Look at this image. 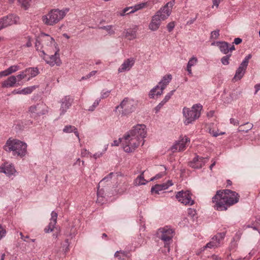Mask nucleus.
<instances>
[{
    "instance_id": "obj_1",
    "label": "nucleus",
    "mask_w": 260,
    "mask_h": 260,
    "mask_svg": "<svg viewBox=\"0 0 260 260\" xmlns=\"http://www.w3.org/2000/svg\"><path fill=\"white\" fill-rule=\"evenodd\" d=\"M239 200V194L229 189L218 190L212 198V202L215 203L214 207L218 211L227 210L229 207L238 202Z\"/></svg>"
},
{
    "instance_id": "obj_2",
    "label": "nucleus",
    "mask_w": 260,
    "mask_h": 260,
    "mask_svg": "<svg viewBox=\"0 0 260 260\" xmlns=\"http://www.w3.org/2000/svg\"><path fill=\"white\" fill-rule=\"evenodd\" d=\"M27 147L25 142L10 138L4 145L3 149L7 152L11 153L15 157L23 158L27 154Z\"/></svg>"
},
{
    "instance_id": "obj_3",
    "label": "nucleus",
    "mask_w": 260,
    "mask_h": 260,
    "mask_svg": "<svg viewBox=\"0 0 260 260\" xmlns=\"http://www.w3.org/2000/svg\"><path fill=\"white\" fill-rule=\"evenodd\" d=\"M202 109L203 106L200 104H194L190 109L186 107H184L182 113L184 117V124L187 125L192 123L198 119L201 116Z\"/></svg>"
},
{
    "instance_id": "obj_4",
    "label": "nucleus",
    "mask_w": 260,
    "mask_h": 260,
    "mask_svg": "<svg viewBox=\"0 0 260 260\" xmlns=\"http://www.w3.org/2000/svg\"><path fill=\"white\" fill-rule=\"evenodd\" d=\"M37 50L40 52L43 49L45 52H50L51 50H54L55 41L53 38L46 34H43L36 42Z\"/></svg>"
},
{
    "instance_id": "obj_5",
    "label": "nucleus",
    "mask_w": 260,
    "mask_h": 260,
    "mask_svg": "<svg viewBox=\"0 0 260 260\" xmlns=\"http://www.w3.org/2000/svg\"><path fill=\"white\" fill-rule=\"evenodd\" d=\"M142 142L139 138L132 136L127 132L123 137L122 145L124 151L127 153L132 152L138 148Z\"/></svg>"
},
{
    "instance_id": "obj_6",
    "label": "nucleus",
    "mask_w": 260,
    "mask_h": 260,
    "mask_svg": "<svg viewBox=\"0 0 260 260\" xmlns=\"http://www.w3.org/2000/svg\"><path fill=\"white\" fill-rule=\"evenodd\" d=\"M175 232L173 229L168 226L160 228L158 230L159 238L164 242L165 247L170 251V245L172 242Z\"/></svg>"
},
{
    "instance_id": "obj_7",
    "label": "nucleus",
    "mask_w": 260,
    "mask_h": 260,
    "mask_svg": "<svg viewBox=\"0 0 260 260\" xmlns=\"http://www.w3.org/2000/svg\"><path fill=\"white\" fill-rule=\"evenodd\" d=\"M64 14L65 11L63 10H52L42 17V21L46 25H53L62 19Z\"/></svg>"
},
{
    "instance_id": "obj_8",
    "label": "nucleus",
    "mask_w": 260,
    "mask_h": 260,
    "mask_svg": "<svg viewBox=\"0 0 260 260\" xmlns=\"http://www.w3.org/2000/svg\"><path fill=\"white\" fill-rule=\"evenodd\" d=\"M137 107V102L133 99L125 98L120 104L116 107L115 111L118 109H122L121 114L126 116L134 112Z\"/></svg>"
},
{
    "instance_id": "obj_9",
    "label": "nucleus",
    "mask_w": 260,
    "mask_h": 260,
    "mask_svg": "<svg viewBox=\"0 0 260 260\" xmlns=\"http://www.w3.org/2000/svg\"><path fill=\"white\" fill-rule=\"evenodd\" d=\"M48 112V107L43 102L31 105L28 109V113L30 116L34 118L45 115Z\"/></svg>"
},
{
    "instance_id": "obj_10",
    "label": "nucleus",
    "mask_w": 260,
    "mask_h": 260,
    "mask_svg": "<svg viewBox=\"0 0 260 260\" xmlns=\"http://www.w3.org/2000/svg\"><path fill=\"white\" fill-rule=\"evenodd\" d=\"M175 3V0H172L168 2L166 5L161 7L154 15L161 21L166 20L171 15L172 8Z\"/></svg>"
},
{
    "instance_id": "obj_11",
    "label": "nucleus",
    "mask_w": 260,
    "mask_h": 260,
    "mask_svg": "<svg viewBox=\"0 0 260 260\" xmlns=\"http://www.w3.org/2000/svg\"><path fill=\"white\" fill-rule=\"evenodd\" d=\"M128 132L132 136H133L139 138L142 142V145L144 144L145 141L144 139L147 136V129L145 125L138 124L133 126Z\"/></svg>"
},
{
    "instance_id": "obj_12",
    "label": "nucleus",
    "mask_w": 260,
    "mask_h": 260,
    "mask_svg": "<svg viewBox=\"0 0 260 260\" xmlns=\"http://www.w3.org/2000/svg\"><path fill=\"white\" fill-rule=\"evenodd\" d=\"M192 196L189 191L182 190L177 193L176 198L182 204L185 206H191L194 204V201L192 199Z\"/></svg>"
},
{
    "instance_id": "obj_13",
    "label": "nucleus",
    "mask_w": 260,
    "mask_h": 260,
    "mask_svg": "<svg viewBox=\"0 0 260 260\" xmlns=\"http://www.w3.org/2000/svg\"><path fill=\"white\" fill-rule=\"evenodd\" d=\"M49 53L45 52V50L43 49L41 51V53L39 55L45 60L47 63L50 66H53L54 64L59 66L61 61L58 57L59 55L57 53V51H55L54 55H50Z\"/></svg>"
},
{
    "instance_id": "obj_14",
    "label": "nucleus",
    "mask_w": 260,
    "mask_h": 260,
    "mask_svg": "<svg viewBox=\"0 0 260 260\" xmlns=\"http://www.w3.org/2000/svg\"><path fill=\"white\" fill-rule=\"evenodd\" d=\"M252 57L251 54H248L243 59L239 68L236 71L233 80L238 81L240 80L244 75L246 70L248 64L249 60Z\"/></svg>"
},
{
    "instance_id": "obj_15",
    "label": "nucleus",
    "mask_w": 260,
    "mask_h": 260,
    "mask_svg": "<svg viewBox=\"0 0 260 260\" xmlns=\"http://www.w3.org/2000/svg\"><path fill=\"white\" fill-rule=\"evenodd\" d=\"M19 17L14 14H10L0 19V30L19 23Z\"/></svg>"
},
{
    "instance_id": "obj_16",
    "label": "nucleus",
    "mask_w": 260,
    "mask_h": 260,
    "mask_svg": "<svg viewBox=\"0 0 260 260\" xmlns=\"http://www.w3.org/2000/svg\"><path fill=\"white\" fill-rule=\"evenodd\" d=\"M190 139L186 136L180 137L171 147L173 152L183 151L185 150L186 146L189 143Z\"/></svg>"
},
{
    "instance_id": "obj_17",
    "label": "nucleus",
    "mask_w": 260,
    "mask_h": 260,
    "mask_svg": "<svg viewBox=\"0 0 260 260\" xmlns=\"http://www.w3.org/2000/svg\"><path fill=\"white\" fill-rule=\"evenodd\" d=\"M224 233H219L215 235L204 247L203 250L207 248H216L220 246V242L225 237Z\"/></svg>"
},
{
    "instance_id": "obj_18",
    "label": "nucleus",
    "mask_w": 260,
    "mask_h": 260,
    "mask_svg": "<svg viewBox=\"0 0 260 260\" xmlns=\"http://www.w3.org/2000/svg\"><path fill=\"white\" fill-rule=\"evenodd\" d=\"M209 160V157H203L196 155L192 160L189 161V166L193 169H199L202 168Z\"/></svg>"
},
{
    "instance_id": "obj_19",
    "label": "nucleus",
    "mask_w": 260,
    "mask_h": 260,
    "mask_svg": "<svg viewBox=\"0 0 260 260\" xmlns=\"http://www.w3.org/2000/svg\"><path fill=\"white\" fill-rule=\"evenodd\" d=\"M216 45L219 48L220 51L224 54H228L229 52L235 50L233 44L231 45L228 43L223 41H217L212 43L211 45Z\"/></svg>"
},
{
    "instance_id": "obj_20",
    "label": "nucleus",
    "mask_w": 260,
    "mask_h": 260,
    "mask_svg": "<svg viewBox=\"0 0 260 260\" xmlns=\"http://www.w3.org/2000/svg\"><path fill=\"white\" fill-rule=\"evenodd\" d=\"M0 172L4 173L10 177L12 176H15L17 172L12 164L7 162L2 164L0 167Z\"/></svg>"
},
{
    "instance_id": "obj_21",
    "label": "nucleus",
    "mask_w": 260,
    "mask_h": 260,
    "mask_svg": "<svg viewBox=\"0 0 260 260\" xmlns=\"http://www.w3.org/2000/svg\"><path fill=\"white\" fill-rule=\"evenodd\" d=\"M135 62V59L133 57H130L125 60L120 67L118 69V73H122L125 71H129Z\"/></svg>"
},
{
    "instance_id": "obj_22",
    "label": "nucleus",
    "mask_w": 260,
    "mask_h": 260,
    "mask_svg": "<svg viewBox=\"0 0 260 260\" xmlns=\"http://www.w3.org/2000/svg\"><path fill=\"white\" fill-rule=\"evenodd\" d=\"M173 183L171 180H168L167 183H162L161 184H156L153 186L151 189V192L153 193L159 194L160 191L166 190L170 186H172Z\"/></svg>"
},
{
    "instance_id": "obj_23",
    "label": "nucleus",
    "mask_w": 260,
    "mask_h": 260,
    "mask_svg": "<svg viewBox=\"0 0 260 260\" xmlns=\"http://www.w3.org/2000/svg\"><path fill=\"white\" fill-rule=\"evenodd\" d=\"M57 214L55 212L52 211L51 213V218L48 225L44 229L45 233H49L53 231L55 228V225L56 223Z\"/></svg>"
},
{
    "instance_id": "obj_24",
    "label": "nucleus",
    "mask_w": 260,
    "mask_h": 260,
    "mask_svg": "<svg viewBox=\"0 0 260 260\" xmlns=\"http://www.w3.org/2000/svg\"><path fill=\"white\" fill-rule=\"evenodd\" d=\"M161 20L154 15L149 24V29L151 31H156L159 27L161 24Z\"/></svg>"
},
{
    "instance_id": "obj_25",
    "label": "nucleus",
    "mask_w": 260,
    "mask_h": 260,
    "mask_svg": "<svg viewBox=\"0 0 260 260\" xmlns=\"http://www.w3.org/2000/svg\"><path fill=\"white\" fill-rule=\"evenodd\" d=\"M24 72L26 74V78H27V81L36 77L39 74V69L37 67L27 68L24 70Z\"/></svg>"
},
{
    "instance_id": "obj_26",
    "label": "nucleus",
    "mask_w": 260,
    "mask_h": 260,
    "mask_svg": "<svg viewBox=\"0 0 260 260\" xmlns=\"http://www.w3.org/2000/svg\"><path fill=\"white\" fill-rule=\"evenodd\" d=\"M198 62V59L197 57L194 56H192L189 59L186 66V71L188 73V75H189L190 76H192L191 68L196 65Z\"/></svg>"
},
{
    "instance_id": "obj_27",
    "label": "nucleus",
    "mask_w": 260,
    "mask_h": 260,
    "mask_svg": "<svg viewBox=\"0 0 260 260\" xmlns=\"http://www.w3.org/2000/svg\"><path fill=\"white\" fill-rule=\"evenodd\" d=\"M164 90H161V87L158 85L154 86L149 92V96L150 98L153 99L155 96H160Z\"/></svg>"
},
{
    "instance_id": "obj_28",
    "label": "nucleus",
    "mask_w": 260,
    "mask_h": 260,
    "mask_svg": "<svg viewBox=\"0 0 260 260\" xmlns=\"http://www.w3.org/2000/svg\"><path fill=\"white\" fill-rule=\"evenodd\" d=\"M172 79V76L169 74L162 77L158 85L161 87V90H164Z\"/></svg>"
},
{
    "instance_id": "obj_29",
    "label": "nucleus",
    "mask_w": 260,
    "mask_h": 260,
    "mask_svg": "<svg viewBox=\"0 0 260 260\" xmlns=\"http://www.w3.org/2000/svg\"><path fill=\"white\" fill-rule=\"evenodd\" d=\"M125 37L129 40L135 39L137 37V28H128L123 31Z\"/></svg>"
},
{
    "instance_id": "obj_30",
    "label": "nucleus",
    "mask_w": 260,
    "mask_h": 260,
    "mask_svg": "<svg viewBox=\"0 0 260 260\" xmlns=\"http://www.w3.org/2000/svg\"><path fill=\"white\" fill-rule=\"evenodd\" d=\"M16 83V77L11 76L2 83V87L6 88L14 87Z\"/></svg>"
},
{
    "instance_id": "obj_31",
    "label": "nucleus",
    "mask_w": 260,
    "mask_h": 260,
    "mask_svg": "<svg viewBox=\"0 0 260 260\" xmlns=\"http://www.w3.org/2000/svg\"><path fill=\"white\" fill-rule=\"evenodd\" d=\"M149 5L148 2H142L135 5L133 7H131V11L128 13H133L138 10H141L145 7H147Z\"/></svg>"
},
{
    "instance_id": "obj_32",
    "label": "nucleus",
    "mask_w": 260,
    "mask_h": 260,
    "mask_svg": "<svg viewBox=\"0 0 260 260\" xmlns=\"http://www.w3.org/2000/svg\"><path fill=\"white\" fill-rule=\"evenodd\" d=\"M144 171L142 172V173L139 176H138L136 178V179L135 180L134 182L135 185L140 186V185H145L147 182H148V181H147L146 180H145L144 179Z\"/></svg>"
},
{
    "instance_id": "obj_33",
    "label": "nucleus",
    "mask_w": 260,
    "mask_h": 260,
    "mask_svg": "<svg viewBox=\"0 0 260 260\" xmlns=\"http://www.w3.org/2000/svg\"><path fill=\"white\" fill-rule=\"evenodd\" d=\"M74 133L76 137L78 138V141L79 142L80 141L79 134L78 132L77 128L75 127L74 126H72L71 125H66V133Z\"/></svg>"
},
{
    "instance_id": "obj_34",
    "label": "nucleus",
    "mask_w": 260,
    "mask_h": 260,
    "mask_svg": "<svg viewBox=\"0 0 260 260\" xmlns=\"http://www.w3.org/2000/svg\"><path fill=\"white\" fill-rule=\"evenodd\" d=\"M253 127V124L249 122H247L244 125H241L239 126L238 131L247 133Z\"/></svg>"
},
{
    "instance_id": "obj_35",
    "label": "nucleus",
    "mask_w": 260,
    "mask_h": 260,
    "mask_svg": "<svg viewBox=\"0 0 260 260\" xmlns=\"http://www.w3.org/2000/svg\"><path fill=\"white\" fill-rule=\"evenodd\" d=\"M30 1L31 0H17L19 5L25 10L29 7Z\"/></svg>"
},
{
    "instance_id": "obj_36",
    "label": "nucleus",
    "mask_w": 260,
    "mask_h": 260,
    "mask_svg": "<svg viewBox=\"0 0 260 260\" xmlns=\"http://www.w3.org/2000/svg\"><path fill=\"white\" fill-rule=\"evenodd\" d=\"M108 148V145L105 146L104 149L102 152H98L94 153V154H91L90 157H93L95 159H98V158H100L103 156V155L106 152Z\"/></svg>"
},
{
    "instance_id": "obj_37",
    "label": "nucleus",
    "mask_w": 260,
    "mask_h": 260,
    "mask_svg": "<svg viewBox=\"0 0 260 260\" xmlns=\"http://www.w3.org/2000/svg\"><path fill=\"white\" fill-rule=\"evenodd\" d=\"M36 87H37L36 86H32L24 88L21 90L20 93H22L23 94H30L36 88Z\"/></svg>"
},
{
    "instance_id": "obj_38",
    "label": "nucleus",
    "mask_w": 260,
    "mask_h": 260,
    "mask_svg": "<svg viewBox=\"0 0 260 260\" xmlns=\"http://www.w3.org/2000/svg\"><path fill=\"white\" fill-rule=\"evenodd\" d=\"M231 56V54H226L221 58V62L223 65H228L230 63L229 60Z\"/></svg>"
},
{
    "instance_id": "obj_39",
    "label": "nucleus",
    "mask_w": 260,
    "mask_h": 260,
    "mask_svg": "<svg viewBox=\"0 0 260 260\" xmlns=\"http://www.w3.org/2000/svg\"><path fill=\"white\" fill-rule=\"evenodd\" d=\"M175 91V90H173L168 93L165 96L164 99L162 100V103H165L166 104L167 102H168L172 96L174 94Z\"/></svg>"
},
{
    "instance_id": "obj_40",
    "label": "nucleus",
    "mask_w": 260,
    "mask_h": 260,
    "mask_svg": "<svg viewBox=\"0 0 260 260\" xmlns=\"http://www.w3.org/2000/svg\"><path fill=\"white\" fill-rule=\"evenodd\" d=\"M101 101V99H97L93 103V104L89 107L88 111H93L96 107L99 105Z\"/></svg>"
},
{
    "instance_id": "obj_41",
    "label": "nucleus",
    "mask_w": 260,
    "mask_h": 260,
    "mask_svg": "<svg viewBox=\"0 0 260 260\" xmlns=\"http://www.w3.org/2000/svg\"><path fill=\"white\" fill-rule=\"evenodd\" d=\"M111 93V90L103 89L101 93V99L108 98Z\"/></svg>"
},
{
    "instance_id": "obj_42",
    "label": "nucleus",
    "mask_w": 260,
    "mask_h": 260,
    "mask_svg": "<svg viewBox=\"0 0 260 260\" xmlns=\"http://www.w3.org/2000/svg\"><path fill=\"white\" fill-rule=\"evenodd\" d=\"M219 36V30L216 29L215 30L212 31L211 32L210 39H213V40H216L218 38Z\"/></svg>"
},
{
    "instance_id": "obj_43",
    "label": "nucleus",
    "mask_w": 260,
    "mask_h": 260,
    "mask_svg": "<svg viewBox=\"0 0 260 260\" xmlns=\"http://www.w3.org/2000/svg\"><path fill=\"white\" fill-rule=\"evenodd\" d=\"M8 69L9 71V73L11 74L20 70V67L18 65H14L10 66L9 68H8Z\"/></svg>"
},
{
    "instance_id": "obj_44",
    "label": "nucleus",
    "mask_w": 260,
    "mask_h": 260,
    "mask_svg": "<svg viewBox=\"0 0 260 260\" xmlns=\"http://www.w3.org/2000/svg\"><path fill=\"white\" fill-rule=\"evenodd\" d=\"M16 77V82L17 81H20L22 79H23L24 78H26V74L24 72V71L20 72L17 76H15Z\"/></svg>"
},
{
    "instance_id": "obj_45",
    "label": "nucleus",
    "mask_w": 260,
    "mask_h": 260,
    "mask_svg": "<svg viewBox=\"0 0 260 260\" xmlns=\"http://www.w3.org/2000/svg\"><path fill=\"white\" fill-rule=\"evenodd\" d=\"M101 29H105L107 30L110 34H114V31L112 29V25H107L100 27Z\"/></svg>"
},
{
    "instance_id": "obj_46",
    "label": "nucleus",
    "mask_w": 260,
    "mask_h": 260,
    "mask_svg": "<svg viewBox=\"0 0 260 260\" xmlns=\"http://www.w3.org/2000/svg\"><path fill=\"white\" fill-rule=\"evenodd\" d=\"M91 154L86 149H83L81 151V155L82 157H90V155Z\"/></svg>"
},
{
    "instance_id": "obj_47",
    "label": "nucleus",
    "mask_w": 260,
    "mask_h": 260,
    "mask_svg": "<svg viewBox=\"0 0 260 260\" xmlns=\"http://www.w3.org/2000/svg\"><path fill=\"white\" fill-rule=\"evenodd\" d=\"M74 101V99L72 97L69 96L68 98H66V108L70 107Z\"/></svg>"
},
{
    "instance_id": "obj_48",
    "label": "nucleus",
    "mask_w": 260,
    "mask_h": 260,
    "mask_svg": "<svg viewBox=\"0 0 260 260\" xmlns=\"http://www.w3.org/2000/svg\"><path fill=\"white\" fill-rule=\"evenodd\" d=\"M165 175V172H160V173L156 174L154 177L151 178L150 179V181H152L155 179H159V178H161L162 176H164Z\"/></svg>"
},
{
    "instance_id": "obj_49",
    "label": "nucleus",
    "mask_w": 260,
    "mask_h": 260,
    "mask_svg": "<svg viewBox=\"0 0 260 260\" xmlns=\"http://www.w3.org/2000/svg\"><path fill=\"white\" fill-rule=\"evenodd\" d=\"M165 104V103H162V101H161V102L159 103L154 108L155 113H156L158 112Z\"/></svg>"
},
{
    "instance_id": "obj_50",
    "label": "nucleus",
    "mask_w": 260,
    "mask_h": 260,
    "mask_svg": "<svg viewBox=\"0 0 260 260\" xmlns=\"http://www.w3.org/2000/svg\"><path fill=\"white\" fill-rule=\"evenodd\" d=\"M114 174L113 173H110L107 176L105 177L100 182V183H102L104 181H107L109 180V179H111L113 175Z\"/></svg>"
},
{
    "instance_id": "obj_51",
    "label": "nucleus",
    "mask_w": 260,
    "mask_h": 260,
    "mask_svg": "<svg viewBox=\"0 0 260 260\" xmlns=\"http://www.w3.org/2000/svg\"><path fill=\"white\" fill-rule=\"evenodd\" d=\"M168 30L169 32H171L175 27V23L174 22H171L169 23L167 26Z\"/></svg>"
},
{
    "instance_id": "obj_52",
    "label": "nucleus",
    "mask_w": 260,
    "mask_h": 260,
    "mask_svg": "<svg viewBox=\"0 0 260 260\" xmlns=\"http://www.w3.org/2000/svg\"><path fill=\"white\" fill-rule=\"evenodd\" d=\"M122 140H123V137L119 138L118 140H114L111 145L112 146H118L120 143H122Z\"/></svg>"
},
{
    "instance_id": "obj_53",
    "label": "nucleus",
    "mask_w": 260,
    "mask_h": 260,
    "mask_svg": "<svg viewBox=\"0 0 260 260\" xmlns=\"http://www.w3.org/2000/svg\"><path fill=\"white\" fill-rule=\"evenodd\" d=\"M10 74H11L9 73V71L8 69H7L0 72V78L3 77H4V76H8Z\"/></svg>"
},
{
    "instance_id": "obj_54",
    "label": "nucleus",
    "mask_w": 260,
    "mask_h": 260,
    "mask_svg": "<svg viewBox=\"0 0 260 260\" xmlns=\"http://www.w3.org/2000/svg\"><path fill=\"white\" fill-rule=\"evenodd\" d=\"M209 133L211 135H212L213 137H216L219 135H221L224 134V133H218L217 132L214 131V130L210 129Z\"/></svg>"
},
{
    "instance_id": "obj_55",
    "label": "nucleus",
    "mask_w": 260,
    "mask_h": 260,
    "mask_svg": "<svg viewBox=\"0 0 260 260\" xmlns=\"http://www.w3.org/2000/svg\"><path fill=\"white\" fill-rule=\"evenodd\" d=\"M188 214L190 215L191 217H194L196 214V210L194 209L188 208Z\"/></svg>"
},
{
    "instance_id": "obj_56",
    "label": "nucleus",
    "mask_w": 260,
    "mask_h": 260,
    "mask_svg": "<svg viewBox=\"0 0 260 260\" xmlns=\"http://www.w3.org/2000/svg\"><path fill=\"white\" fill-rule=\"evenodd\" d=\"M230 120V123L231 124H234V125H238L239 124V121L238 120H237V119H234V118H231Z\"/></svg>"
},
{
    "instance_id": "obj_57",
    "label": "nucleus",
    "mask_w": 260,
    "mask_h": 260,
    "mask_svg": "<svg viewBox=\"0 0 260 260\" xmlns=\"http://www.w3.org/2000/svg\"><path fill=\"white\" fill-rule=\"evenodd\" d=\"M5 231L4 230L2 225L0 224V239L5 236Z\"/></svg>"
},
{
    "instance_id": "obj_58",
    "label": "nucleus",
    "mask_w": 260,
    "mask_h": 260,
    "mask_svg": "<svg viewBox=\"0 0 260 260\" xmlns=\"http://www.w3.org/2000/svg\"><path fill=\"white\" fill-rule=\"evenodd\" d=\"M242 40L240 38H236L234 39V43L236 45H238L242 42Z\"/></svg>"
},
{
    "instance_id": "obj_59",
    "label": "nucleus",
    "mask_w": 260,
    "mask_h": 260,
    "mask_svg": "<svg viewBox=\"0 0 260 260\" xmlns=\"http://www.w3.org/2000/svg\"><path fill=\"white\" fill-rule=\"evenodd\" d=\"M96 73H97L96 71H91V72H90L88 74H87L86 75L87 76V78H88V79L90 78L91 77L95 75Z\"/></svg>"
},
{
    "instance_id": "obj_60",
    "label": "nucleus",
    "mask_w": 260,
    "mask_h": 260,
    "mask_svg": "<svg viewBox=\"0 0 260 260\" xmlns=\"http://www.w3.org/2000/svg\"><path fill=\"white\" fill-rule=\"evenodd\" d=\"M213 1V6H216L217 8L218 7L219 4L222 0H212Z\"/></svg>"
},
{
    "instance_id": "obj_61",
    "label": "nucleus",
    "mask_w": 260,
    "mask_h": 260,
    "mask_svg": "<svg viewBox=\"0 0 260 260\" xmlns=\"http://www.w3.org/2000/svg\"><path fill=\"white\" fill-rule=\"evenodd\" d=\"M254 88H255V93H257L260 90V83L256 84L254 86Z\"/></svg>"
},
{
    "instance_id": "obj_62",
    "label": "nucleus",
    "mask_w": 260,
    "mask_h": 260,
    "mask_svg": "<svg viewBox=\"0 0 260 260\" xmlns=\"http://www.w3.org/2000/svg\"><path fill=\"white\" fill-rule=\"evenodd\" d=\"M20 236L21 237V238L24 241H26V239L29 238L28 236H24L21 232L20 233Z\"/></svg>"
},
{
    "instance_id": "obj_63",
    "label": "nucleus",
    "mask_w": 260,
    "mask_h": 260,
    "mask_svg": "<svg viewBox=\"0 0 260 260\" xmlns=\"http://www.w3.org/2000/svg\"><path fill=\"white\" fill-rule=\"evenodd\" d=\"M211 258L213 260H220V258L217 255L213 254L211 256Z\"/></svg>"
},
{
    "instance_id": "obj_64",
    "label": "nucleus",
    "mask_w": 260,
    "mask_h": 260,
    "mask_svg": "<svg viewBox=\"0 0 260 260\" xmlns=\"http://www.w3.org/2000/svg\"><path fill=\"white\" fill-rule=\"evenodd\" d=\"M129 10H131V7H127V8L124 9L123 10V14H122L121 15H123L124 13H126L128 14V11Z\"/></svg>"
}]
</instances>
